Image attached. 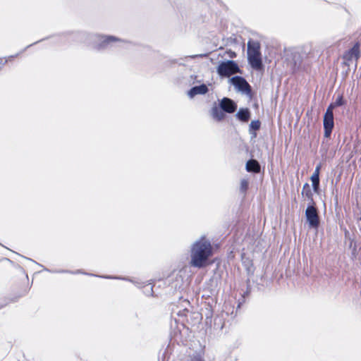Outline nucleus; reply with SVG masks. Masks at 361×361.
I'll return each instance as SVG.
<instances>
[{"mask_svg":"<svg viewBox=\"0 0 361 361\" xmlns=\"http://www.w3.org/2000/svg\"><path fill=\"white\" fill-rule=\"evenodd\" d=\"M336 104H337V105H341V101H340V100H339V101H338V102H336Z\"/></svg>","mask_w":361,"mask_h":361,"instance_id":"412c9836","label":"nucleus"},{"mask_svg":"<svg viewBox=\"0 0 361 361\" xmlns=\"http://www.w3.org/2000/svg\"><path fill=\"white\" fill-rule=\"evenodd\" d=\"M250 127L252 129L258 130L260 127V123L259 121H252L250 124Z\"/></svg>","mask_w":361,"mask_h":361,"instance_id":"a211bd4d","label":"nucleus"},{"mask_svg":"<svg viewBox=\"0 0 361 361\" xmlns=\"http://www.w3.org/2000/svg\"><path fill=\"white\" fill-rule=\"evenodd\" d=\"M89 38L94 43L97 49H104L116 42H123L120 38L112 35H104L99 34H91Z\"/></svg>","mask_w":361,"mask_h":361,"instance_id":"7ed1b4c3","label":"nucleus"},{"mask_svg":"<svg viewBox=\"0 0 361 361\" xmlns=\"http://www.w3.org/2000/svg\"><path fill=\"white\" fill-rule=\"evenodd\" d=\"M249 182L247 179H242L240 180V188L242 192H245L248 188Z\"/></svg>","mask_w":361,"mask_h":361,"instance_id":"f3484780","label":"nucleus"},{"mask_svg":"<svg viewBox=\"0 0 361 361\" xmlns=\"http://www.w3.org/2000/svg\"><path fill=\"white\" fill-rule=\"evenodd\" d=\"M302 60V56L298 51H294L288 55V61L292 68L299 67Z\"/></svg>","mask_w":361,"mask_h":361,"instance_id":"1a4fd4ad","label":"nucleus"},{"mask_svg":"<svg viewBox=\"0 0 361 361\" xmlns=\"http://www.w3.org/2000/svg\"><path fill=\"white\" fill-rule=\"evenodd\" d=\"M240 72V68L233 61H226L221 63L217 68V73L221 76L228 77Z\"/></svg>","mask_w":361,"mask_h":361,"instance_id":"20e7f679","label":"nucleus"},{"mask_svg":"<svg viewBox=\"0 0 361 361\" xmlns=\"http://www.w3.org/2000/svg\"><path fill=\"white\" fill-rule=\"evenodd\" d=\"M208 92V88L207 85H201L199 86L193 87L190 90V91L188 92V97L190 98H192L195 95L197 94H204Z\"/></svg>","mask_w":361,"mask_h":361,"instance_id":"9d476101","label":"nucleus"},{"mask_svg":"<svg viewBox=\"0 0 361 361\" xmlns=\"http://www.w3.org/2000/svg\"><path fill=\"white\" fill-rule=\"evenodd\" d=\"M319 170H320V164L317 166V167L315 168V170L312 174L319 175Z\"/></svg>","mask_w":361,"mask_h":361,"instance_id":"6ab92c4d","label":"nucleus"},{"mask_svg":"<svg viewBox=\"0 0 361 361\" xmlns=\"http://www.w3.org/2000/svg\"><path fill=\"white\" fill-rule=\"evenodd\" d=\"M192 361H203L202 357L200 356H195L193 359H192Z\"/></svg>","mask_w":361,"mask_h":361,"instance_id":"aec40b11","label":"nucleus"},{"mask_svg":"<svg viewBox=\"0 0 361 361\" xmlns=\"http://www.w3.org/2000/svg\"><path fill=\"white\" fill-rule=\"evenodd\" d=\"M245 169L248 172L259 173L261 167L257 160L250 159L245 164Z\"/></svg>","mask_w":361,"mask_h":361,"instance_id":"9b49d317","label":"nucleus"},{"mask_svg":"<svg viewBox=\"0 0 361 361\" xmlns=\"http://www.w3.org/2000/svg\"><path fill=\"white\" fill-rule=\"evenodd\" d=\"M220 108L225 112L232 114L235 111L237 104L231 99L224 97L219 103Z\"/></svg>","mask_w":361,"mask_h":361,"instance_id":"6e6552de","label":"nucleus"},{"mask_svg":"<svg viewBox=\"0 0 361 361\" xmlns=\"http://www.w3.org/2000/svg\"><path fill=\"white\" fill-rule=\"evenodd\" d=\"M229 82L233 85L238 92L250 97V86L243 78L240 76L233 77L229 80Z\"/></svg>","mask_w":361,"mask_h":361,"instance_id":"39448f33","label":"nucleus"},{"mask_svg":"<svg viewBox=\"0 0 361 361\" xmlns=\"http://www.w3.org/2000/svg\"><path fill=\"white\" fill-rule=\"evenodd\" d=\"M212 254L211 243L205 238L195 240L190 248V264L195 267H202L204 265Z\"/></svg>","mask_w":361,"mask_h":361,"instance_id":"f257e3e1","label":"nucleus"},{"mask_svg":"<svg viewBox=\"0 0 361 361\" xmlns=\"http://www.w3.org/2000/svg\"><path fill=\"white\" fill-rule=\"evenodd\" d=\"M349 54L351 59L354 58L355 60L357 61L360 56L359 46L357 44L355 45L350 51Z\"/></svg>","mask_w":361,"mask_h":361,"instance_id":"dca6fc26","label":"nucleus"},{"mask_svg":"<svg viewBox=\"0 0 361 361\" xmlns=\"http://www.w3.org/2000/svg\"><path fill=\"white\" fill-rule=\"evenodd\" d=\"M305 217L310 227L317 228L319 226V220L317 209L312 205H310L305 210Z\"/></svg>","mask_w":361,"mask_h":361,"instance_id":"0eeeda50","label":"nucleus"},{"mask_svg":"<svg viewBox=\"0 0 361 361\" xmlns=\"http://www.w3.org/2000/svg\"><path fill=\"white\" fill-rule=\"evenodd\" d=\"M211 116L214 120L217 121H222L225 118V114L224 113V111L216 106L212 107L211 109Z\"/></svg>","mask_w":361,"mask_h":361,"instance_id":"f8f14e48","label":"nucleus"},{"mask_svg":"<svg viewBox=\"0 0 361 361\" xmlns=\"http://www.w3.org/2000/svg\"><path fill=\"white\" fill-rule=\"evenodd\" d=\"M334 127L333 105L327 109L324 117V136L329 137Z\"/></svg>","mask_w":361,"mask_h":361,"instance_id":"423d86ee","label":"nucleus"},{"mask_svg":"<svg viewBox=\"0 0 361 361\" xmlns=\"http://www.w3.org/2000/svg\"><path fill=\"white\" fill-rule=\"evenodd\" d=\"M247 58L253 68L259 70L262 67L259 44L257 42H249L247 44Z\"/></svg>","mask_w":361,"mask_h":361,"instance_id":"f03ea898","label":"nucleus"},{"mask_svg":"<svg viewBox=\"0 0 361 361\" xmlns=\"http://www.w3.org/2000/svg\"><path fill=\"white\" fill-rule=\"evenodd\" d=\"M311 180L312 183L313 190L315 192L318 191L319 185V175L312 174L311 176Z\"/></svg>","mask_w":361,"mask_h":361,"instance_id":"4468645a","label":"nucleus"},{"mask_svg":"<svg viewBox=\"0 0 361 361\" xmlns=\"http://www.w3.org/2000/svg\"><path fill=\"white\" fill-rule=\"evenodd\" d=\"M302 195L303 197H305L308 198V199H311L312 191H311L310 187L308 183H305L303 185L302 191Z\"/></svg>","mask_w":361,"mask_h":361,"instance_id":"2eb2a0df","label":"nucleus"},{"mask_svg":"<svg viewBox=\"0 0 361 361\" xmlns=\"http://www.w3.org/2000/svg\"><path fill=\"white\" fill-rule=\"evenodd\" d=\"M235 116L243 122H247L250 118V112L248 109L242 108L238 110Z\"/></svg>","mask_w":361,"mask_h":361,"instance_id":"ddd939ff","label":"nucleus"}]
</instances>
